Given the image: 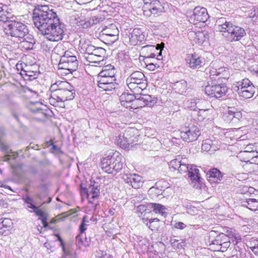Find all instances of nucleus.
I'll use <instances>...</instances> for the list:
<instances>
[{
    "label": "nucleus",
    "instance_id": "39",
    "mask_svg": "<svg viewBox=\"0 0 258 258\" xmlns=\"http://www.w3.org/2000/svg\"><path fill=\"white\" fill-rule=\"evenodd\" d=\"M121 105L126 108L136 109L139 107V102L121 101Z\"/></svg>",
    "mask_w": 258,
    "mask_h": 258
},
{
    "label": "nucleus",
    "instance_id": "33",
    "mask_svg": "<svg viewBox=\"0 0 258 258\" xmlns=\"http://www.w3.org/2000/svg\"><path fill=\"white\" fill-rule=\"evenodd\" d=\"M164 11V8H162V9H153L151 10H144V14L145 15L147 16H150V15H153L154 17H156L160 15L162 12Z\"/></svg>",
    "mask_w": 258,
    "mask_h": 258
},
{
    "label": "nucleus",
    "instance_id": "8",
    "mask_svg": "<svg viewBox=\"0 0 258 258\" xmlns=\"http://www.w3.org/2000/svg\"><path fill=\"white\" fill-rule=\"evenodd\" d=\"M228 88L224 83L217 78V80H213L208 82L205 88V93L210 98H220L224 96L227 92Z\"/></svg>",
    "mask_w": 258,
    "mask_h": 258
},
{
    "label": "nucleus",
    "instance_id": "5",
    "mask_svg": "<svg viewBox=\"0 0 258 258\" xmlns=\"http://www.w3.org/2000/svg\"><path fill=\"white\" fill-rule=\"evenodd\" d=\"M169 166L173 171L177 170L180 173L188 172V177L192 181H200V176L199 170L196 166L189 165L187 163L185 158H183L178 155L175 159L172 160L169 163Z\"/></svg>",
    "mask_w": 258,
    "mask_h": 258
},
{
    "label": "nucleus",
    "instance_id": "31",
    "mask_svg": "<svg viewBox=\"0 0 258 258\" xmlns=\"http://www.w3.org/2000/svg\"><path fill=\"white\" fill-rule=\"evenodd\" d=\"M227 240H228V236L222 233L216 237L215 239L212 241V244L213 245H216L217 246V247L216 248L217 250L223 244V242L227 241Z\"/></svg>",
    "mask_w": 258,
    "mask_h": 258
},
{
    "label": "nucleus",
    "instance_id": "45",
    "mask_svg": "<svg viewBox=\"0 0 258 258\" xmlns=\"http://www.w3.org/2000/svg\"><path fill=\"white\" fill-rule=\"evenodd\" d=\"M58 239H59V241L60 242V245L62 247V251H63V255H64L66 257H67V256L71 255L72 253H71V250L70 249H67L65 248L64 245L63 244V241L61 239V238L59 237Z\"/></svg>",
    "mask_w": 258,
    "mask_h": 258
},
{
    "label": "nucleus",
    "instance_id": "57",
    "mask_svg": "<svg viewBox=\"0 0 258 258\" xmlns=\"http://www.w3.org/2000/svg\"><path fill=\"white\" fill-rule=\"evenodd\" d=\"M42 223L43 224V226L44 227H46L47 225V223L46 222L47 221V217L46 216L43 217H42L41 219Z\"/></svg>",
    "mask_w": 258,
    "mask_h": 258
},
{
    "label": "nucleus",
    "instance_id": "22",
    "mask_svg": "<svg viewBox=\"0 0 258 258\" xmlns=\"http://www.w3.org/2000/svg\"><path fill=\"white\" fill-rule=\"evenodd\" d=\"M130 42L136 44L138 42H142L144 39V35L143 34L142 31L139 28H135L130 33Z\"/></svg>",
    "mask_w": 258,
    "mask_h": 258
},
{
    "label": "nucleus",
    "instance_id": "62",
    "mask_svg": "<svg viewBox=\"0 0 258 258\" xmlns=\"http://www.w3.org/2000/svg\"><path fill=\"white\" fill-rule=\"evenodd\" d=\"M38 187L40 189H45L46 188V184L44 183L40 184L38 186Z\"/></svg>",
    "mask_w": 258,
    "mask_h": 258
},
{
    "label": "nucleus",
    "instance_id": "11",
    "mask_svg": "<svg viewBox=\"0 0 258 258\" xmlns=\"http://www.w3.org/2000/svg\"><path fill=\"white\" fill-rule=\"evenodd\" d=\"M132 128H128L125 131L123 135H119L116 137L115 142L122 149L130 150H134L139 146V144H134L133 132Z\"/></svg>",
    "mask_w": 258,
    "mask_h": 258
},
{
    "label": "nucleus",
    "instance_id": "6",
    "mask_svg": "<svg viewBox=\"0 0 258 258\" xmlns=\"http://www.w3.org/2000/svg\"><path fill=\"white\" fill-rule=\"evenodd\" d=\"M101 160L102 170L108 173L119 172L123 167L121 156L118 152L110 151Z\"/></svg>",
    "mask_w": 258,
    "mask_h": 258
},
{
    "label": "nucleus",
    "instance_id": "15",
    "mask_svg": "<svg viewBox=\"0 0 258 258\" xmlns=\"http://www.w3.org/2000/svg\"><path fill=\"white\" fill-rule=\"evenodd\" d=\"M89 207L91 210L95 211L97 206L99 205L98 201L100 195V188L98 184L95 183L92 184L89 186Z\"/></svg>",
    "mask_w": 258,
    "mask_h": 258
},
{
    "label": "nucleus",
    "instance_id": "56",
    "mask_svg": "<svg viewBox=\"0 0 258 258\" xmlns=\"http://www.w3.org/2000/svg\"><path fill=\"white\" fill-rule=\"evenodd\" d=\"M41 46L42 47V48L45 50V51H48V50H49L51 48V47L50 46H48L47 45H46L45 44V42H43L42 44H41Z\"/></svg>",
    "mask_w": 258,
    "mask_h": 258
},
{
    "label": "nucleus",
    "instance_id": "17",
    "mask_svg": "<svg viewBox=\"0 0 258 258\" xmlns=\"http://www.w3.org/2000/svg\"><path fill=\"white\" fill-rule=\"evenodd\" d=\"M223 118L225 122L234 125L239 122L242 118V114L234 107H229L224 112Z\"/></svg>",
    "mask_w": 258,
    "mask_h": 258
},
{
    "label": "nucleus",
    "instance_id": "52",
    "mask_svg": "<svg viewBox=\"0 0 258 258\" xmlns=\"http://www.w3.org/2000/svg\"><path fill=\"white\" fill-rule=\"evenodd\" d=\"M7 19H8V17L6 15L5 12L4 11L1 12L0 13V21H3V22L8 21V22L9 21H8Z\"/></svg>",
    "mask_w": 258,
    "mask_h": 258
},
{
    "label": "nucleus",
    "instance_id": "9",
    "mask_svg": "<svg viewBox=\"0 0 258 258\" xmlns=\"http://www.w3.org/2000/svg\"><path fill=\"white\" fill-rule=\"evenodd\" d=\"M128 87L133 92L143 91L147 87V81L144 74L140 71L132 73L126 80Z\"/></svg>",
    "mask_w": 258,
    "mask_h": 258
},
{
    "label": "nucleus",
    "instance_id": "29",
    "mask_svg": "<svg viewBox=\"0 0 258 258\" xmlns=\"http://www.w3.org/2000/svg\"><path fill=\"white\" fill-rule=\"evenodd\" d=\"M21 76L27 80H33L36 79L39 73L37 71L32 70H22L20 73Z\"/></svg>",
    "mask_w": 258,
    "mask_h": 258
},
{
    "label": "nucleus",
    "instance_id": "61",
    "mask_svg": "<svg viewBox=\"0 0 258 258\" xmlns=\"http://www.w3.org/2000/svg\"><path fill=\"white\" fill-rule=\"evenodd\" d=\"M30 173L32 174L35 175L37 173V170L34 168H32L30 170Z\"/></svg>",
    "mask_w": 258,
    "mask_h": 258
},
{
    "label": "nucleus",
    "instance_id": "53",
    "mask_svg": "<svg viewBox=\"0 0 258 258\" xmlns=\"http://www.w3.org/2000/svg\"><path fill=\"white\" fill-rule=\"evenodd\" d=\"M185 227V224L182 222H177L175 224V227L177 229H183Z\"/></svg>",
    "mask_w": 258,
    "mask_h": 258
},
{
    "label": "nucleus",
    "instance_id": "27",
    "mask_svg": "<svg viewBox=\"0 0 258 258\" xmlns=\"http://www.w3.org/2000/svg\"><path fill=\"white\" fill-rule=\"evenodd\" d=\"M242 205L251 211L258 210V200L252 198L247 199L246 201L242 202Z\"/></svg>",
    "mask_w": 258,
    "mask_h": 258
},
{
    "label": "nucleus",
    "instance_id": "50",
    "mask_svg": "<svg viewBox=\"0 0 258 258\" xmlns=\"http://www.w3.org/2000/svg\"><path fill=\"white\" fill-rule=\"evenodd\" d=\"M184 246V242L182 241L180 243H176V244H175V246H172V247L174 248V249L177 250L183 248Z\"/></svg>",
    "mask_w": 258,
    "mask_h": 258
},
{
    "label": "nucleus",
    "instance_id": "43",
    "mask_svg": "<svg viewBox=\"0 0 258 258\" xmlns=\"http://www.w3.org/2000/svg\"><path fill=\"white\" fill-rule=\"evenodd\" d=\"M230 242L229 240V237H228V240H227V241L223 242V244L220 246V247L219 248H218L217 250L224 252L230 246Z\"/></svg>",
    "mask_w": 258,
    "mask_h": 258
},
{
    "label": "nucleus",
    "instance_id": "12",
    "mask_svg": "<svg viewBox=\"0 0 258 258\" xmlns=\"http://www.w3.org/2000/svg\"><path fill=\"white\" fill-rule=\"evenodd\" d=\"M78 67V61L75 55L70 54V52L65 51L61 56L58 63L59 69L66 70L68 72L66 74H72L77 70Z\"/></svg>",
    "mask_w": 258,
    "mask_h": 258
},
{
    "label": "nucleus",
    "instance_id": "1",
    "mask_svg": "<svg viewBox=\"0 0 258 258\" xmlns=\"http://www.w3.org/2000/svg\"><path fill=\"white\" fill-rule=\"evenodd\" d=\"M35 26L49 41H58L63 38L64 31L56 13L47 6L38 5L33 10Z\"/></svg>",
    "mask_w": 258,
    "mask_h": 258
},
{
    "label": "nucleus",
    "instance_id": "60",
    "mask_svg": "<svg viewBox=\"0 0 258 258\" xmlns=\"http://www.w3.org/2000/svg\"><path fill=\"white\" fill-rule=\"evenodd\" d=\"M178 241V240H176L175 239H172L170 240V242H171V244L172 245V246H175V244H176V243H177V242Z\"/></svg>",
    "mask_w": 258,
    "mask_h": 258
},
{
    "label": "nucleus",
    "instance_id": "23",
    "mask_svg": "<svg viewBox=\"0 0 258 258\" xmlns=\"http://www.w3.org/2000/svg\"><path fill=\"white\" fill-rule=\"evenodd\" d=\"M207 178L211 182H218L222 179V173L216 168H213L207 173Z\"/></svg>",
    "mask_w": 258,
    "mask_h": 258
},
{
    "label": "nucleus",
    "instance_id": "38",
    "mask_svg": "<svg viewBox=\"0 0 258 258\" xmlns=\"http://www.w3.org/2000/svg\"><path fill=\"white\" fill-rule=\"evenodd\" d=\"M212 148H214V145L213 141L210 139L205 140L202 145V149L204 151H209Z\"/></svg>",
    "mask_w": 258,
    "mask_h": 258
},
{
    "label": "nucleus",
    "instance_id": "20",
    "mask_svg": "<svg viewBox=\"0 0 258 258\" xmlns=\"http://www.w3.org/2000/svg\"><path fill=\"white\" fill-rule=\"evenodd\" d=\"M139 96V107L142 106H147L148 107L153 106L157 102V98L148 94L138 95Z\"/></svg>",
    "mask_w": 258,
    "mask_h": 258
},
{
    "label": "nucleus",
    "instance_id": "4",
    "mask_svg": "<svg viewBox=\"0 0 258 258\" xmlns=\"http://www.w3.org/2000/svg\"><path fill=\"white\" fill-rule=\"evenodd\" d=\"M116 73V71L113 66L109 64L104 66L97 78L98 86L106 91L115 89L118 86Z\"/></svg>",
    "mask_w": 258,
    "mask_h": 258
},
{
    "label": "nucleus",
    "instance_id": "46",
    "mask_svg": "<svg viewBox=\"0 0 258 258\" xmlns=\"http://www.w3.org/2000/svg\"><path fill=\"white\" fill-rule=\"evenodd\" d=\"M210 78L211 79L210 81H213V80H217L216 78L219 77V74L217 72V69H213L210 71Z\"/></svg>",
    "mask_w": 258,
    "mask_h": 258
},
{
    "label": "nucleus",
    "instance_id": "36",
    "mask_svg": "<svg viewBox=\"0 0 258 258\" xmlns=\"http://www.w3.org/2000/svg\"><path fill=\"white\" fill-rule=\"evenodd\" d=\"M139 94H137L136 96H134L132 94H124L121 96L122 99L124 98V100H122L121 101H126V102H139V96H138Z\"/></svg>",
    "mask_w": 258,
    "mask_h": 258
},
{
    "label": "nucleus",
    "instance_id": "21",
    "mask_svg": "<svg viewBox=\"0 0 258 258\" xmlns=\"http://www.w3.org/2000/svg\"><path fill=\"white\" fill-rule=\"evenodd\" d=\"M203 59L201 56L196 53L188 54L186 58L189 67L194 69H199L201 67Z\"/></svg>",
    "mask_w": 258,
    "mask_h": 258
},
{
    "label": "nucleus",
    "instance_id": "24",
    "mask_svg": "<svg viewBox=\"0 0 258 258\" xmlns=\"http://www.w3.org/2000/svg\"><path fill=\"white\" fill-rule=\"evenodd\" d=\"M171 190V188L170 187H168L165 189L163 190L162 189H159L157 187L153 186L149 189L148 193L152 198L158 197L160 195H163V197H164L167 196L166 192Z\"/></svg>",
    "mask_w": 258,
    "mask_h": 258
},
{
    "label": "nucleus",
    "instance_id": "48",
    "mask_svg": "<svg viewBox=\"0 0 258 258\" xmlns=\"http://www.w3.org/2000/svg\"><path fill=\"white\" fill-rule=\"evenodd\" d=\"M197 99H192L190 101H188V107H190L191 110H195L197 108Z\"/></svg>",
    "mask_w": 258,
    "mask_h": 258
},
{
    "label": "nucleus",
    "instance_id": "32",
    "mask_svg": "<svg viewBox=\"0 0 258 258\" xmlns=\"http://www.w3.org/2000/svg\"><path fill=\"white\" fill-rule=\"evenodd\" d=\"M189 34L190 36H194L195 41L198 43L202 44L207 38L204 33L201 31L190 32Z\"/></svg>",
    "mask_w": 258,
    "mask_h": 258
},
{
    "label": "nucleus",
    "instance_id": "55",
    "mask_svg": "<svg viewBox=\"0 0 258 258\" xmlns=\"http://www.w3.org/2000/svg\"><path fill=\"white\" fill-rule=\"evenodd\" d=\"M35 43V40L34 38H30V41H29V43L27 46V49H30L33 47V45Z\"/></svg>",
    "mask_w": 258,
    "mask_h": 258
},
{
    "label": "nucleus",
    "instance_id": "35",
    "mask_svg": "<svg viewBox=\"0 0 258 258\" xmlns=\"http://www.w3.org/2000/svg\"><path fill=\"white\" fill-rule=\"evenodd\" d=\"M149 207L153 209L154 212L156 213H159L162 215L164 214V211L165 210V208L164 206L156 203H150L149 205Z\"/></svg>",
    "mask_w": 258,
    "mask_h": 258
},
{
    "label": "nucleus",
    "instance_id": "58",
    "mask_svg": "<svg viewBox=\"0 0 258 258\" xmlns=\"http://www.w3.org/2000/svg\"><path fill=\"white\" fill-rule=\"evenodd\" d=\"M11 223V221L9 219H5L2 222L3 226H7V224H10Z\"/></svg>",
    "mask_w": 258,
    "mask_h": 258
},
{
    "label": "nucleus",
    "instance_id": "10",
    "mask_svg": "<svg viewBox=\"0 0 258 258\" xmlns=\"http://www.w3.org/2000/svg\"><path fill=\"white\" fill-rule=\"evenodd\" d=\"M232 90L238 94L245 99L251 98L254 93L255 88L253 84L248 79H244L241 81H238L233 84Z\"/></svg>",
    "mask_w": 258,
    "mask_h": 258
},
{
    "label": "nucleus",
    "instance_id": "64",
    "mask_svg": "<svg viewBox=\"0 0 258 258\" xmlns=\"http://www.w3.org/2000/svg\"><path fill=\"white\" fill-rule=\"evenodd\" d=\"M30 38L31 37H27V38H25V41H23L22 42L24 43V45H25V44L29 43V41H30Z\"/></svg>",
    "mask_w": 258,
    "mask_h": 258
},
{
    "label": "nucleus",
    "instance_id": "54",
    "mask_svg": "<svg viewBox=\"0 0 258 258\" xmlns=\"http://www.w3.org/2000/svg\"><path fill=\"white\" fill-rule=\"evenodd\" d=\"M153 0H144V6L143 8L144 9H147L150 6Z\"/></svg>",
    "mask_w": 258,
    "mask_h": 258
},
{
    "label": "nucleus",
    "instance_id": "40",
    "mask_svg": "<svg viewBox=\"0 0 258 258\" xmlns=\"http://www.w3.org/2000/svg\"><path fill=\"white\" fill-rule=\"evenodd\" d=\"M23 199L24 203L27 205V208H30L32 210L36 209V206L33 204L34 200L32 198L27 195Z\"/></svg>",
    "mask_w": 258,
    "mask_h": 258
},
{
    "label": "nucleus",
    "instance_id": "44",
    "mask_svg": "<svg viewBox=\"0 0 258 258\" xmlns=\"http://www.w3.org/2000/svg\"><path fill=\"white\" fill-rule=\"evenodd\" d=\"M80 193L83 198H86L89 200V187H84L81 185L80 186Z\"/></svg>",
    "mask_w": 258,
    "mask_h": 258
},
{
    "label": "nucleus",
    "instance_id": "26",
    "mask_svg": "<svg viewBox=\"0 0 258 258\" xmlns=\"http://www.w3.org/2000/svg\"><path fill=\"white\" fill-rule=\"evenodd\" d=\"M103 34L113 37V40L118 39V30L114 24H111L109 27L104 28L102 31Z\"/></svg>",
    "mask_w": 258,
    "mask_h": 258
},
{
    "label": "nucleus",
    "instance_id": "25",
    "mask_svg": "<svg viewBox=\"0 0 258 258\" xmlns=\"http://www.w3.org/2000/svg\"><path fill=\"white\" fill-rule=\"evenodd\" d=\"M172 88L180 94H183L186 92L187 90V83L184 80H181L173 83Z\"/></svg>",
    "mask_w": 258,
    "mask_h": 258
},
{
    "label": "nucleus",
    "instance_id": "16",
    "mask_svg": "<svg viewBox=\"0 0 258 258\" xmlns=\"http://www.w3.org/2000/svg\"><path fill=\"white\" fill-rule=\"evenodd\" d=\"M105 54L106 50L104 48L95 47L92 55L86 56V60L90 63L103 65L105 64L104 59L105 57Z\"/></svg>",
    "mask_w": 258,
    "mask_h": 258
},
{
    "label": "nucleus",
    "instance_id": "30",
    "mask_svg": "<svg viewBox=\"0 0 258 258\" xmlns=\"http://www.w3.org/2000/svg\"><path fill=\"white\" fill-rule=\"evenodd\" d=\"M80 47L81 52L84 53L85 58L86 59L87 56L92 55L96 46L90 43H85L82 44Z\"/></svg>",
    "mask_w": 258,
    "mask_h": 258
},
{
    "label": "nucleus",
    "instance_id": "49",
    "mask_svg": "<svg viewBox=\"0 0 258 258\" xmlns=\"http://www.w3.org/2000/svg\"><path fill=\"white\" fill-rule=\"evenodd\" d=\"M147 68L150 71H154L156 68H159V65L156 63H154V62H151L147 64Z\"/></svg>",
    "mask_w": 258,
    "mask_h": 258
},
{
    "label": "nucleus",
    "instance_id": "34",
    "mask_svg": "<svg viewBox=\"0 0 258 258\" xmlns=\"http://www.w3.org/2000/svg\"><path fill=\"white\" fill-rule=\"evenodd\" d=\"M218 74L219 75V77L218 78H220V80L222 79L227 80L229 78V71L228 69L221 67L217 69Z\"/></svg>",
    "mask_w": 258,
    "mask_h": 258
},
{
    "label": "nucleus",
    "instance_id": "13",
    "mask_svg": "<svg viewBox=\"0 0 258 258\" xmlns=\"http://www.w3.org/2000/svg\"><path fill=\"white\" fill-rule=\"evenodd\" d=\"M188 21L190 23H205L209 18L207 9L204 7H196L192 12L187 13Z\"/></svg>",
    "mask_w": 258,
    "mask_h": 258
},
{
    "label": "nucleus",
    "instance_id": "19",
    "mask_svg": "<svg viewBox=\"0 0 258 258\" xmlns=\"http://www.w3.org/2000/svg\"><path fill=\"white\" fill-rule=\"evenodd\" d=\"M122 179L134 188H139L143 183L142 177L136 174H125L123 175Z\"/></svg>",
    "mask_w": 258,
    "mask_h": 258
},
{
    "label": "nucleus",
    "instance_id": "51",
    "mask_svg": "<svg viewBox=\"0 0 258 258\" xmlns=\"http://www.w3.org/2000/svg\"><path fill=\"white\" fill-rule=\"evenodd\" d=\"M149 26L151 29L157 30L160 28V27L161 26V25L160 23L155 24L151 22Z\"/></svg>",
    "mask_w": 258,
    "mask_h": 258
},
{
    "label": "nucleus",
    "instance_id": "37",
    "mask_svg": "<svg viewBox=\"0 0 258 258\" xmlns=\"http://www.w3.org/2000/svg\"><path fill=\"white\" fill-rule=\"evenodd\" d=\"M89 221L88 220V216H84L82 223L79 227V230L80 232V234H83L84 232L87 229V226L89 225Z\"/></svg>",
    "mask_w": 258,
    "mask_h": 258
},
{
    "label": "nucleus",
    "instance_id": "7",
    "mask_svg": "<svg viewBox=\"0 0 258 258\" xmlns=\"http://www.w3.org/2000/svg\"><path fill=\"white\" fill-rule=\"evenodd\" d=\"M4 31L8 36L18 38H23L28 33L26 25L16 21H10L6 24Z\"/></svg>",
    "mask_w": 258,
    "mask_h": 258
},
{
    "label": "nucleus",
    "instance_id": "2",
    "mask_svg": "<svg viewBox=\"0 0 258 258\" xmlns=\"http://www.w3.org/2000/svg\"><path fill=\"white\" fill-rule=\"evenodd\" d=\"M51 92L49 102L51 105L56 106V103H62L64 101L73 100L75 98V90L68 82L57 81L51 85Z\"/></svg>",
    "mask_w": 258,
    "mask_h": 258
},
{
    "label": "nucleus",
    "instance_id": "28",
    "mask_svg": "<svg viewBox=\"0 0 258 258\" xmlns=\"http://www.w3.org/2000/svg\"><path fill=\"white\" fill-rule=\"evenodd\" d=\"M76 238V245L80 249L82 246L86 247L90 245V239H88L86 236L84 237L83 234L78 235Z\"/></svg>",
    "mask_w": 258,
    "mask_h": 258
},
{
    "label": "nucleus",
    "instance_id": "3",
    "mask_svg": "<svg viewBox=\"0 0 258 258\" xmlns=\"http://www.w3.org/2000/svg\"><path fill=\"white\" fill-rule=\"evenodd\" d=\"M217 30L223 32L222 35L230 42L237 41L246 35L244 28L234 25L225 18H219L215 24Z\"/></svg>",
    "mask_w": 258,
    "mask_h": 258
},
{
    "label": "nucleus",
    "instance_id": "59",
    "mask_svg": "<svg viewBox=\"0 0 258 258\" xmlns=\"http://www.w3.org/2000/svg\"><path fill=\"white\" fill-rule=\"evenodd\" d=\"M251 250L254 254H258V246H254L250 247Z\"/></svg>",
    "mask_w": 258,
    "mask_h": 258
},
{
    "label": "nucleus",
    "instance_id": "14",
    "mask_svg": "<svg viewBox=\"0 0 258 258\" xmlns=\"http://www.w3.org/2000/svg\"><path fill=\"white\" fill-rule=\"evenodd\" d=\"M201 131L197 126L185 127L180 131V136L184 141L191 142L198 139Z\"/></svg>",
    "mask_w": 258,
    "mask_h": 258
},
{
    "label": "nucleus",
    "instance_id": "18",
    "mask_svg": "<svg viewBox=\"0 0 258 258\" xmlns=\"http://www.w3.org/2000/svg\"><path fill=\"white\" fill-rule=\"evenodd\" d=\"M164 44L162 43L158 44L156 46L154 45H148L143 47V50L150 52L146 57L148 58H155L157 56L158 60L162 59V50L163 49Z\"/></svg>",
    "mask_w": 258,
    "mask_h": 258
},
{
    "label": "nucleus",
    "instance_id": "63",
    "mask_svg": "<svg viewBox=\"0 0 258 258\" xmlns=\"http://www.w3.org/2000/svg\"><path fill=\"white\" fill-rule=\"evenodd\" d=\"M149 220L150 219H143V223L148 226L149 225Z\"/></svg>",
    "mask_w": 258,
    "mask_h": 258
},
{
    "label": "nucleus",
    "instance_id": "47",
    "mask_svg": "<svg viewBox=\"0 0 258 258\" xmlns=\"http://www.w3.org/2000/svg\"><path fill=\"white\" fill-rule=\"evenodd\" d=\"M33 211L30 210V212H34L36 215L41 218L46 216V214L41 209H38L37 207L36 206L35 209H33Z\"/></svg>",
    "mask_w": 258,
    "mask_h": 258
},
{
    "label": "nucleus",
    "instance_id": "41",
    "mask_svg": "<svg viewBox=\"0 0 258 258\" xmlns=\"http://www.w3.org/2000/svg\"><path fill=\"white\" fill-rule=\"evenodd\" d=\"M159 220L157 218L150 219L148 227L152 230H156L158 227Z\"/></svg>",
    "mask_w": 258,
    "mask_h": 258
},
{
    "label": "nucleus",
    "instance_id": "42",
    "mask_svg": "<svg viewBox=\"0 0 258 258\" xmlns=\"http://www.w3.org/2000/svg\"><path fill=\"white\" fill-rule=\"evenodd\" d=\"M162 8H164L161 3L160 2L159 0H153L152 1V3L150 5V6L149 7V8L147 9L148 10H151L153 9H162Z\"/></svg>",
    "mask_w": 258,
    "mask_h": 258
}]
</instances>
